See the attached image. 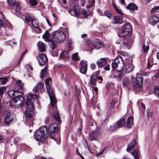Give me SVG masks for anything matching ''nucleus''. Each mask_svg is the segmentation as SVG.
<instances>
[{
    "label": "nucleus",
    "instance_id": "f257e3e1",
    "mask_svg": "<svg viewBox=\"0 0 159 159\" xmlns=\"http://www.w3.org/2000/svg\"><path fill=\"white\" fill-rule=\"evenodd\" d=\"M58 130V125L56 123L50 125L49 127V129L46 127L42 126L36 130L34 133V138L37 141L42 142L48 137L49 134L52 136H54V132H57Z\"/></svg>",
    "mask_w": 159,
    "mask_h": 159
},
{
    "label": "nucleus",
    "instance_id": "f03ea898",
    "mask_svg": "<svg viewBox=\"0 0 159 159\" xmlns=\"http://www.w3.org/2000/svg\"><path fill=\"white\" fill-rule=\"evenodd\" d=\"M38 100L37 95L32 94H30L27 96L26 105L25 113L26 116L25 121L28 123L29 125H32L33 124V118L31 114V112L34 110V106L31 102V100Z\"/></svg>",
    "mask_w": 159,
    "mask_h": 159
},
{
    "label": "nucleus",
    "instance_id": "7ed1b4c3",
    "mask_svg": "<svg viewBox=\"0 0 159 159\" xmlns=\"http://www.w3.org/2000/svg\"><path fill=\"white\" fill-rule=\"evenodd\" d=\"M51 82V80L50 78L47 79L45 80L46 88L50 99L51 105L52 107H53L56 104L57 102L55 98L53 89L50 87V84Z\"/></svg>",
    "mask_w": 159,
    "mask_h": 159
},
{
    "label": "nucleus",
    "instance_id": "20e7f679",
    "mask_svg": "<svg viewBox=\"0 0 159 159\" xmlns=\"http://www.w3.org/2000/svg\"><path fill=\"white\" fill-rule=\"evenodd\" d=\"M52 40L56 43H63L66 39V35L63 32L57 30L53 32L52 35Z\"/></svg>",
    "mask_w": 159,
    "mask_h": 159
},
{
    "label": "nucleus",
    "instance_id": "39448f33",
    "mask_svg": "<svg viewBox=\"0 0 159 159\" xmlns=\"http://www.w3.org/2000/svg\"><path fill=\"white\" fill-rule=\"evenodd\" d=\"M132 28L129 23H125L123 27L120 31L118 34L120 37L125 36L130 34L132 31Z\"/></svg>",
    "mask_w": 159,
    "mask_h": 159
},
{
    "label": "nucleus",
    "instance_id": "423d86ee",
    "mask_svg": "<svg viewBox=\"0 0 159 159\" xmlns=\"http://www.w3.org/2000/svg\"><path fill=\"white\" fill-rule=\"evenodd\" d=\"M50 34L48 31L47 30L45 31L44 34L43 35L42 38L44 39L46 42H50L49 44L50 47L53 50L54 49L57 47V44L53 41L52 39H50Z\"/></svg>",
    "mask_w": 159,
    "mask_h": 159
},
{
    "label": "nucleus",
    "instance_id": "0eeeda50",
    "mask_svg": "<svg viewBox=\"0 0 159 159\" xmlns=\"http://www.w3.org/2000/svg\"><path fill=\"white\" fill-rule=\"evenodd\" d=\"M86 43L88 45H90L91 44L92 46L97 49L102 48L104 47V46L102 42L95 41H93L91 42L90 41H87Z\"/></svg>",
    "mask_w": 159,
    "mask_h": 159
},
{
    "label": "nucleus",
    "instance_id": "6e6552de",
    "mask_svg": "<svg viewBox=\"0 0 159 159\" xmlns=\"http://www.w3.org/2000/svg\"><path fill=\"white\" fill-rule=\"evenodd\" d=\"M100 135L99 129L97 128L89 134V137L92 140H96L99 137Z\"/></svg>",
    "mask_w": 159,
    "mask_h": 159
},
{
    "label": "nucleus",
    "instance_id": "1a4fd4ad",
    "mask_svg": "<svg viewBox=\"0 0 159 159\" xmlns=\"http://www.w3.org/2000/svg\"><path fill=\"white\" fill-rule=\"evenodd\" d=\"M16 96V98L12 100L11 101H13L15 103H18L19 106L20 107H22L24 104L25 101L24 98L20 95H17Z\"/></svg>",
    "mask_w": 159,
    "mask_h": 159
},
{
    "label": "nucleus",
    "instance_id": "9d476101",
    "mask_svg": "<svg viewBox=\"0 0 159 159\" xmlns=\"http://www.w3.org/2000/svg\"><path fill=\"white\" fill-rule=\"evenodd\" d=\"M32 25L34 27L33 30L37 33H40L41 32L42 30L39 26L38 21L35 19H33L31 20Z\"/></svg>",
    "mask_w": 159,
    "mask_h": 159
},
{
    "label": "nucleus",
    "instance_id": "9b49d317",
    "mask_svg": "<svg viewBox=\"0 0 159 159\" xmlns=\"http://www.w3.org/2000/svg\"><path fill=\"white\" fill-rule=\"evenodd\" d=\"M37 59L40 65H44L48 60L47 57L44 54H39V57H37Z\"/></svg>",
    "mask_w": 159,
    "mask_h": 159
},
{
    "label": "nucleus",
    "instance_id": "f8f14e48",
    "mask_svg": "<svg viewBox=\"0 0 159 159\" xmlns=\"http://www.w3.org/2000/svg\"><path fill=\"white\" fill-rule=\"evenodd\" d=\"M10 25H0V36L2 37L4 39H5V37L7 34L6 29Z\"/></svg>",
    "mask_w": 159,
    "mask_h": 159
},
{
    "label": "nucleus",
    "instance_id": "ddd939ff",
    "mask_svg": "<svg viewBox=\"0 0 159 159\" xmlns=\"http://www.w3.org/2000/svg\"><path fill=\"white\" fill-rule=\"evenodd\" d=\"M80 64L81 66L80 69V72L83 74L85 75L87 70V61L84 60H81L80 62Z\"/></svg>",
    "mask_w": 159,
    "mask_h": 159
},
{
    "label": "nucleus",
    "instance_id": "4468645a",
    "mask_svg": "<svg viewBox=\"0 0 159 159\" xmlns=\"http://www.w3.org/2000/svg\"><path fill=\"white\" fill-rule=\"evenodd\" d=\"M135 81V86L140 88L142 84L143 81L142 76L141 74L138 73L137 74Z\"/></svg>",
    "mask_w": 159,
    "mask_h": 159
},
{
    "label": "nucleus",
    "instance_id": "2eb2a0df",
    "mask_svg": "<svg viewBox=\"0 0 159 159\" xmlns=\"http://www.w3.org/2000/svg\"><path fill=\"white\" fill-rule=\"evenodd\" d=\"M121 60V63H119V64L116 61H114L112 62V68L113 69H116L117 68H118L119 69H120V70H122L124 66V62L123 60L121 58H120Z\"/></svg>",
    "mask_w": 159,
    "mask_h": 159
},
{
    "label": "nucleus",
    "instance_id": "dca6fc26",
    "mask_svg": "<svg viewBox=\"0 0 159 159\" xmlns=\"http://www.w3.org/2000/svg\"><path fill=\"white\" fill-rule=\"evenodd\" d=\"M149 22L152 25H154L159 22V18L157 16H152L149 17Z\"/></svg>",
    "mask_w": 159,
    "mask_h": 159
},
{
    "label": "nucleus",
    "instance_id": "f3484780",
    "mask_svg": "<svg viewBox=\"0 0 159 159\" xmlns=\"http://www.w3.org/2000/svg\"><path fill=\"white\" fill-rule=\"evenodd\" d=\"M107 58H101L97 61V64L99 67L102 68L107 63Z\"/></svg>",
    "mask_w": 159,
    "mask_h": 159
},
{
    "label": "nucleus",
    "instance_id": "a211bd4d",
    "mask_svg": "<svg viewBox=\"0 0 159 159\" xmlns=\"http://www.w3.org/2000/svg\"><path fill=\"white\" fill-rule=\"evenodd\" d=\"M124 67V71L126 74L129 73L132 71L134 68L133 64L130 63H128Z\"/></svg>",
    "mask_w": 159,
    "mask_h": 159
},
{
    "label": "nucleus",
    "instance_id": "6ab92c4d",
    "mask_svg": "<svg viewBox=\"0 0 159 159\" xmlns=\"http://www.w3.org/2000/svg\"><path fill=\"white\" fill-rule=\"evenodd\" d=\"M9 22L4 17V15L2 12H0V25H9Z\"/></svg>",
    "mask_w": 159,
    "mask_h": 159
},
{
    "label": "nucleus",
    "instance_id": "aec40b11",
    "mask_svg": "<svg viewBox=\"0 0 159 159\" xmlns=\"http://www.w3.org/2000/svg\"><path fill=\"white\" fill-rule=\"evenodd\" d=\"M43 84L41 83H38L34 88L33 90L35 93L41 91L43 89Z\"/></svg>",
    "mask_w": 159,
    "mask_h": 159
},
{
    "label": "nucleus",
    "instance_id": "412c9836",
    "mask_svg": "<svg viewBox=\"0 0 159 159\" xmlns=\"http://www.w3.org/2000/svg\"><path fill=\"white\" fill-rule=\"evenodd\" d=\"M114 24H121L123 23L122 18L120 16H117L114 17V20L113 21Z\"/></svg>",
    "mask_w": 159,
    "mask_h": 159
},
{
    "label": "nucleus",
    "instance_id": "4be33fe9",
    "mask_svg": "<svg viewBox=\"0 0 159 159\" xmlns=\"http://www.w3.org/2000/svg\"><path fill=\"white\" fill-rule=\"evenodd\" d=\"M37 45L38 46V49L42 52H43L45 51V44L39 41Z\"/></svg>",
    "mask_w": 159,
    "mask_h": 159
},
{
    "label": "nucleus",
    "instance_id": "5701e85b",
    "mask_svg": "<svg viewBox=\"0 0 159 159\" xmlns=\"http://www.w3.org/2000/svg\"><path fill=\"white\" fill-rule=\"evenodd\" d=\"M69 52L67 50L62 52L60 55V58L63 60H66L70 56Z\"/></svg>",
    "mask_w": 159,
    "mask_h": 159
},
{
    "label": "nucleus",
    "instance_id": "b1692460",
    "mask_svg": "<svg viewBox=\"0 0 159 159\" xmlns=\"http://www.w3.org/2000/svg\"><path fill=\"white\" fill-rule=\"evenodd\" d=\"M97 78V75L96 74H93L91 75L90 79V84L94 86L96 85V81Z\"/></svg>",
    "mask_w": 159,
    "mask_h": 159
},
{
    "label": "nucleus",
    "instance_id": "393cba45",
    "mask_svg": "<svg viewBox=\"0 0 159 159\" xmlns=\"http://www.w3.org/2000/svg\"><path fill=\"white\" fill-rule=\"evenodd\" d=\"M53 116L54 119L57 121L59 122L60 120L59 113L57 109H55L54 110Z\"/></svg>",
    "mask_w": 159,
    "mask_h": 159
},
{
    "label": "nucleus",
    "instance_id": "a878e982",
    "mask_svg": "<svg viewBox=\"0 0 159 159\" xmlns=\"http://www.w3.org/2000/svg\"><path fill=\"white\" fill-rule=\"evenodd\" d=\"M126 7L127 9L132 11L138 10V6L133 3H130L127 5Z\"/></svg>",
    "mask_w": 159,
    "mask_h": 159
},
{
    "label": "nucleus",
    "instance_id": "bb28decb",
    "mask_svg": "<svg viewBox=\"0 0 159 159\" xmlns=\"http://www.w3.org/2000/svg\"><path fill=\"white\" fill-rule=\"evenodd\" d=\"M133 125V117L130 116L128 118L126 125L125 126L126 127L130 128Z\"/></svg>",
    "mask_w": 159,
    "mask_h": 159
},
{
    "label": "nucleus",
    "instance_id": "cd10ccee",
    "mask_svg": "<svg viewBox=\"0 0 159 159\" xmlns=\"http://www.w3.org/2000/svg\"><path fill=\"white\" fill-rule=\"evenodd\" d=\"M11 113H8L5 117L4 119V123L7 125H9L10 122L12 120L10 118Z\"/></svg>",
    "mask_w": 159,
    "mask_h": 159
},
{
    "label": "nucleus",
    "instance_id": "c85d7f7f",
    "mask_svg": "<svg viewBox=\"0 0 159 159\" xmlns=\"http://www.w3.org/2000/svg\"><path fill=\"white\" fill-rule=\"evenodd\" d=\"M125 124V120L124 118H122L117 121L116 123L117 128H119L124 126Z\"/></svg>",
    "mask_w": 159,
    "mask_h": 159
},
{
    "label": "nucleus",
    "instance_id": "c756f323",
    "mask_svg": "<svg viewBox=\"0 0 159 159\" xmlns=\"http://www.w3.org/2000/svg\"><path fill=\"white\" fill-rule=\"evenodd\" d=\"M136 141L134 139L133 142L129 144L127 146V148L126 149V151L128 152L130 151L134 148L136 144Z\"/></svg>",
    "mask_w": 159,
    "mask_h": 159
},
{
    "label": "nucleus",
    "instance_id": "7c9ffc66",
    "mask_svg": "<svg viewBox=\"0 0 159 159\" xmlns=\"http://www.w3.org/2000/svg\"><path fill=\"white\" fill-rule=\"evenodd\" d=\"M18 92H15L14 90H10L8 92L7 94L8 96L11 98H16L17 94Z\"/></svg>",
    "mask_w": 159,
    "mask_h": 159
},
{
    "label": "nucleus",
    "instance_id": "2f4dec72",
    "mask_svg": "<svg viewBox=\"0 0 159 159\" xmlns=\"http://www.w3.org/2000/svg\"><path fill=\"white\" fill-rule=\"evenodd\" d=\"M81 13L85 17H87L89 15L91 16L92 15V12L89 10L86 11L83 10L81 11Z\"/></svg>",
    "mask_w": 159,
    "mask_h": 159
},
{
    "label": "nucleus",
    "instance_id": "473e14b6",
    "mask_svg": "<svg viewBox=\"0 0 159 159\" xmlns=\"http://www.w3.org/2000/svg\"><path fill=\"white\" fill-rule=\"evenodd\" d=\"M86 7L87 8H90L93 6L94 3V0H86L85 2Z\"/></svg>",
    "mask_w": 159,
    "mask_h": 159
},
{
    "label": "nucleus",
    "instance_id": "72a5a7b5",
    "mask_svg": "<svg viewBox=\"0 0 159 159\" xmlns=\"http://www.w3.org/2000/svg\"><path fill=\"white\" fill-rule=\"evenodd\" d=\"M69 12L71 15L75 16H79V14L75 9L69 10Z\"/></svg>",
    "mask_w": 159,
    "mask_h": 159
},
{
    "label": "nucleus",
    "instance_id": "f704fd0d",
    "mask_svg": "<svg viewBox=\"0 0 159 159\" xmlns=\"http://www.w3.org/2000/svg\"><path fill=\"white\" fill-rule=\"evenodd\" d=\"M132 154L134 157V159H139V153L138 151L137 150H134L132 152Z\"/></svg>",
    "mask_w": 159,
    "mask_h": 159
},
{
    "label": "nucleus",
    "instance_id": "c9c22d12",
    "mask_svg": "<svg viewBox=\"0 0 159 159\" xmlns=\"http://www.w3.org/2000/svg\"><path fill=\"white\" fill-rule=\"evenodd\" d=\"M154 92L156 96L159 97V86H154Z\"/></svg>",
    "mask_w": 159,
    "mask_h": 159
},
{
    "label": "nucleus",
    "instance_id": "e433bc0d",
    "mask_svg": "<svg viewBox=\"0 0 159 159\" xmlns=\"http://www.w3.org/2000/svg\"><path fill=\"white\" fill-rule=\"evenodd\" d=\"M71 2L74 7H76L78 5H80V1L79 0H72Z\"/></svg>",
    "mask_w": 159,
    "mask_h": 159
},
{
    "label": "nucleus",
    "instance_id": "4c0bfd02",
    "mask_svg": "<svg viewBox=\"0 0 159 159\" xmlns=\"http://www.w3.org/2000/svg\"><path fill=\"white\" fill-rule=\"evenodd\" d=\"M123 43L124 45L126 46L127 47H128L130 44V41L128 39H123Z\"/></svg>",
    "mask_w": 159,
    "mask_h": 159
},
{
    "label": "nucleus",
    "instance_id": "58836bf2",
    "mask_svg": "<svg viewBox=\"0 0 159 159\" xmlns=\"http://www.w3.org/2000/svg\"><path fill=\"white\" fill-rule=\"evenodd\" d=\"M8 81V78L7 77H0V84H4Z\"/></svg>",
    "mask_w": 159,
    "mask_h": 159
},
{
    "label": "nucleus",
    "instance_id": "ea45409f",
    "mask_svg": "<svg viewBox=\"0 0 159 159\" xmlns=\"http://www.w3.org/2000/svg\"><path fill=\"white\" fill-rule=\"evenodd\" d=\"M147 117L148 118L152 117L153 116V111L150 109L148 108L147 110Z\"/></svg>",
    "mask_w": 159,
    "mask_h": 159
},
{
    "label": "nucleus",
    "instance_id": "a19ab883",
    "mask_svg": "<svg viewBox=\"0 0 159 159\" xmlns=\"http://www.w3.org/2000/svg\"><path fill=\"white\" fill-rule=\"evenodd\" d=\"M101 15L102 16H106L108 18H110V17L111 16L112 14L109 12L108 11H105L103 14L101 13Z\"/></svg>",
    "mask_w": 159,
    "mask_h": 159
},
{
    "label": "nucleus",
    "instance_id": "79ce46f5",
    "mask_svg": "<svg viewBox=\"0 0 159 159\" xmlns=\"http://www.w3.org/2000/svg\"><path fill=\"white\" fill-rule=\"evenodd\" d=\"M47 69V67L45 66V67L42 70L41 75L40 76L41 78H43L46 74Z\"/></svg>",
    "mask_w": 159,
    "mask_h": 159
},
{
    "label": "nucleus",
    "instance_id": "37998d69",
    "mask_svg": "<svg viewBox=\"0 0 159 159\" xmlns=\"http://www.w3.org/2000/svg\"><path fill=\"white\" fill-rule=\"evenodd\" d=\"M93 120L92 119L91 117H89L87 119V123L89 126H93Z\"/></svg>",
    "mask_w": 159,
    "mask_h": 159
},
{
    "label": "nucleus",
    "instance_id": "c03bdc74",
    "mask_svg": "<svg viewBox=\"0 0 159 159\" xmlns=\"http://www.w3.org/2000/svg\"><path fill=\"white\" fill-rule=\"evenodd\" d=\"M149 49V47L148 46H145L143 44V51L144 53H147Z\"/></svg>",
    "mask_w": 159,
    "mask_h": 159
},
{
    "label": "nucleus",
    "instance_id": "a18cd8bd",
    "mask_svg": "<svg viewBox=\"0 0 159 159\" xmlns=\"http://www.w3.org/2000/svg\"><path fill=\"white\" fill-rule=\"evenodd\" d=\"M72 58L73 60H79L80 58L78 56V53L76 52L72 55Z\"/></svg>",
    "mask_w": 159,
    "mask_h": 159
},
{
    "label": "nucleus",
    "instance_id": "49530a36",
    "mask_svg": "<svg viewBox=\"0 0 159 159\" xmlns=\"http://www.w3.org/2000/svg\"><path fill=\"white\" fill-rule=\"evenodd\" d=\"M129 80L128 78H125L123 79V85L124 86H126L129 84Z\"/></svg>",
    "mask_w": 159,
    "mask_h": 159
},
{
    "label": "nucleus",
    "instance_id": "de8ad7c7",
    "mask_svg": "<svg viewBox=\"0 0 159 159\" xmlns=\"http://www.w3.org/2000/svg\"><path fill=\"white\" fill-rule=\"evenodd\" d=\"M16 84L17 85L19 86V89H23L24 84L22 83L21 82L20 80H18L16 81Z\"/></svg>",
    "mask_w": 159,
    "mask_h": 159
},
{
    "label": "nucleus",
    "instance_id": "09e8293b",
    "mask_svg": "<svg viewBox=\"0 0 159 159\" xmlns=\"http://www.w3.org/2000/svg\"><path fill=\"white\" fill-rule=\"evenodd\" d=\"M30 6H34L37 5L38 4V2L36 0H30Z\"/></svg>",
    "mask_w": 159,
    "mask_h": 159
},
{
    "label": "nucleus",
    "instance_id": "8fccbe9b",
    "mask_svg": "<svg viewBox=\"0 0 159 159\" xmlns=\"http://www.w3.org/2000/svg\"><path fill=\"white\" fill-rule=\"evenodd\" d=\"M118 101V98H115L114 99L111 103L110 107H113L114 106L115 104L117 103Z\"/></svg>",
    "mask_w": 159,
    "mask_h": 159
},
{
    "label": "nucleus",
    "instance_id": "3c124183",
    "mask_svg": "<svg viewBox=\"0 0 159 159\" xmlns=\"http://www.w3.org/2000/svg\"><path fill=\"white\" fill-rule=\"evenodd\" d=\"M116 74L117 75H115V77L118 78L120 80L123 76V73H120L119 72H117Z\"/></svg>",
    "mask_w": 159,
    "mask_h": 159
},
{
    "label": "nucleus",
    "instance_id": "603ef678",
    "mask_svg": "<svg viewBox=\"0 0 159 159\" xmlns=\"http://www.w3.org/2000/svg\"><path fill=\"white\" fill-rule=\"evenodd\" d=\"M7 1L11 7H12L15 4V0H7Z\"/></svg>",
    "mask_w": 159,
    "mask_h": 159
},
{
    "label": "nucleus",
    "instance_id": "864d4df0",
    "mask_svg": "<svg viewBox=\"0 0 159 159\" xmlns=\"http://www.w3.org/2000/svg\"><path fill=\"white\" fill-rule=\"evenodd\" d=\"M33 19L32 17L30 15H28L25 17V20L27 22H29L31 21Z\"/></svg>",
    "mask_w": 159,
    "mask_h": 159
},
{
    "label": "nucleus",
    "instance_id": "5fc2aeb1",
    "mask_svg": "<svg viewBox=\"0 0 159 159\" xmlns=\"http://www.w3.org/2000/svg\"><path fill=\"white\" fill-rule=\"evenodd\" d=\"M20 9V6L18 5H17L15 8V13L16 14H18L19 13Z\"/></svg>",
    "mask_w": 159,
    "mask_h": 159
},
{
    "label": "nucleus",
    "instance_id": "6e6d98bb",
    "mask_svg": "<svg viewBox=\"0 0 159 159\" xmlns=\"http://www.w3.org/2000/svg\"><path fill=\"white\" fill-rule=\"evenodd\" d=\"M91 103L93 106H94L96 103V98L95 97H93L91 99Z\"/></svg>",
    "mask_w": 159,
    "mask_h": 159
},
{
    "label": "nucleus",
    "instance_id": "4d7b16f0",
    "mask_svg": "<svg viewBox=\"0 0 159 159\" xmlns=\"http://www.w3.org/2000/svg\"><path fill=\"white\" fill-rule=\"evenodd\" d=\"M159 9V6H156L153 7L151 10V11L152 13H154L156 12V11Z\"/></svg>",
    "mask_w": 159,
    "mask_h": 159
},
{
    "label": "nucleus",
    "instance_id": "13d9d810",
    "mask_svg": "<svg viewBox=\"0 0 159 159\" xmlns=\"http://www.w3.org/2000/svg\"><path fill=\"white\" fill-rule=\"evenodd\" d=\"M103 67L104 69L108 71L110 70V66L107 63L104 65Z\"/></svg>",
    "mask_w": 159,
    "mask_h": 159
},
{
    "label": "nucleus",
    "instance_id": "bf43d9fd",
    "mask_svg": "<svg viewBox=\"0 0 159 159\" xmlns=\"http://www.w3.org/2000/svg\"><path fill=\"white\" fill-rule=\"evenodd\" d=\"M62 30L64 32H65V35H68V28L66 27L65 28H63V29Z\"/></svg>",
    "mask_w": 159,
    "mask_h": 159
},
{
    "label": "nucleus",
    "instance_id": "052dcab7",
    "mask_svg": "<svg viewBox=\"0 0 159 159\" xmlns=\"http://www.w3.org/2000/svg\"><path fill=\"white\" fill-rule=\"evenodd\" d=\"M67 48L68 49V50H67L69 52H70L72 50H73V47L72 46V45H68Z\"/></svg>",
    "mask_w": 159,
    "mask_h": 159
},
{
    "label": "nucleus",
    "instance_id": "680f3d73",
    "mask_svg": "<svg viewBox=\"0 0 159 159\" xmlns=\"http://www.w3.org/2000/svg\"><path fill=\"white\" fill-rule=\"evenodd\" d=\"M27 51L26 50L24 52H23L21 54V56H20V57L19 59V62L20 61V60H21L23 58V57L25 55Z\"/></svg>",
    "mask_w": 159,
    "mask_h": 159
},
{
    "label": "nucleus",
    "instance_id": "e2e57ef3",
    "mask_svg": "<svg viewBox=\"0 0 159 159\" xmlns=\"http://www.w3.org/2000/svg\"><path fill=\"white\" fill-rule=\"evenodd\" d=\"M117 12L119 14L122 15V12L121 9H119L117 8L115 9Z\"/></svg>",
    "mask_w": 159,
    "mask_h": 159
},
{
    "label": "nucleus",
    "instance_id": "0e129e2a",
    "mask_svg": "<svg viewBox=\"0 0 159 159\" xmlns=\"http://www.w3.org/2000/svg\"><path fill=\"white\" fill-rule=\"evenodd\" d=\"M117 128V126L116 127L114 126H111L110 127V129L111 131H113L115 130Z\"/></svg>",
    "mask_w": 159,
    "mask_h": 159
},
{
    "label": "nucleus",
    "instance_id": "69168bd1",
    "mask_svg": "<svg viewBox=\"0 0 159 159\" xmlns=\"http://www.w3.org/2000/svg\"><path fill=\"white\" fill-rule=\"evenodd\" d=\"M80 1V5L83 7H84V5L85 3V0H79Z\"/></svg>",
    "mask_w": 159,
    "mask_h": 159
},
{
    "label": "nucleus",
    "instance_id": "338daca9",
    "mask_svg": "<svg viewBox=\"0 0 159 159\" xmlns=\"http://www.w3.org/2000/svg\"><path fill=\"white\" fill-rule=\"evenodd\" d=\"M90 67L92 69L94 70L95 68V65L94 64H91L90 65Z\"/></svg>",
    "mask_w": 159,
    "mask_h": 159
},
{
    "label": "nucleus",
    "instance_id": "774afa93",
    "mask_svg": "<svg viewBox=\"0 0 159 159\" xmlns=\"http://www.w3.org/2000/svg\"><path fill=\"white\" fill-rule=\"evenodd\" d=\"M98 79L99 80V82L100 83H102V77L100 76H98Z\"/></svg>",
    "mask_w": 159,
    "mask_h": 159
}]
</instances>
